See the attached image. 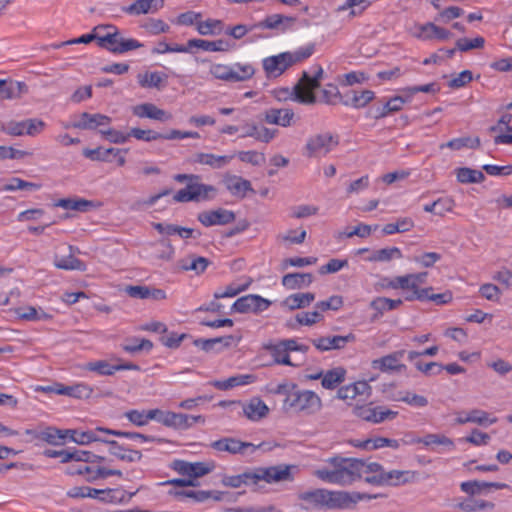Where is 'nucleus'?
I'll return each instance as SVG.
<instances>
[{"mask_svg": "<svg viewBox=\"0 0 512 512\" xmlns=\"http://www.w3.org/2000/svg\"><path fill=\"white\" fill-rule=\"evenodd\" d=\"M236 216L233 211L224 208L216 210L203 211L198 214V221L206 227L214 225H226L235 220Z\"/></svg>", "mask_w": 512, "mask_h": 512, "instance_id": "4468645a", "label": "nucleus"}, {"mask_svg": "<svg viewBox=\"0 0 512 512\" xmlns=\"http://www.w3.org/2000/svg\"><path fill=\"white\" fill-rule=\"evenodd\" d=\"M494 503L485 501V500H477L473 498H468L456 505L458 509L463 512H476L480 510H493Z\"/></svg>", "mask_w": 512, "mask_h": 512, "instance_id": "49530a36", "label": "nucleus"}, {"mask_svg": "<svg viewBox=\"0 0 512 512\" xmlns=\"http://www.w3.org/2000/svg\"><path fill=\"white\" fill-rule=\"evenodd\" d=\"M294 112L289 108H270L264 112V121L268 124L288 127L292 124Z\"/></svg>", "mask_w": 512, "mask_h": 512, "instance_id": "aec40b11", "label": "nucleus"}, {"mask_svg": "<svg viewBox=\"0 0 512 512\" xmlns=\"http://www.w3.org/2000/svg\"><path fill=\"white\" fill-rule=\"evenodd\" d=\"M124 416L134 425L141 427L148 424L150 420H154V409L151 410H129Z\"/></svg>", "mask_w": 512, "mask_h": 512, "instance_id": "a18cd8bd", "label": "nucleus"}, {"mask_svg": "<svg viewBox=\"0 0 512 512\" xmlns=\"http://www.w3.org/2000/svg\"><path fill=\"white\" fill-rule=\"evenodd\" d=\"M218 29L219 32L222 29V21L215 19H208L206 21H198L197 22V31L201 35H212L215 34V30Z\"/></svg>", "mask_w": 512, "mask_h": 512, "instance_id": "69168bd1", "label": "nucleus"}, {"mask_svg": "<svg viewBox=\"0 0 512 512\" xmlns=\"http://www.w3.org/2000/svg\"><path fill=\"white\" fill-rule=\"evenodd\" d=\"M104 35L97 33V45L115 54H123L128 51L136 50L143 46L142 43L132 38H124L122 33L113 25H105Z\"/></svg>", "mask_w": 512, "mask_h": 512, "instance_id": "7ed1b4c3", "label": "nucleus"}, {"mask_svg": "<svg viewBox=\"0 0 512 512\" xmlns=\"http://www.w3.org/2000/svg\"><path fill=\"white\" fill-rule=\"evenodd\" d=\"M169 495L177 498H191L194 502H205L208 500L212 493L209 491L199 490V491H193V490H170Z\"/></svg>", "mask_w": 512, "mask_h": 512, "instance_id": "de8ad7c7", "label": "nucleus"}, {"mask_svg": "<svg viewBox=\"0 0 512 512\" xmlns=\"http://www.w3.org/2000/svg\"><path fill=\"white\" fill-rule=\"evenodd\" d=\"M413 444L422 443L425 446L443 445L453 448V441L443 434H427L424 437H416L410 441Z\"/></svg>", "mask_w": 512, "mask_h": 512, "instance_id": "c03bdc74", "label": "nucleus"}, {"mask_svg": "<svg viewBox=\"0 0 512 512\" xmlns=\"http://www.w3.org/2000/svg\"><path fill=\"white\" fill-rule=\"evenodd\" d=\"M121 150L117 148H102L97 147L95 149L85 148L83 155L92 161H104L110 162V155L118 156Z\"/></svg>", "mask_w": 512, "mask_h": 512, "instance_id": "4c0bfd02", "label": "nucleus"}, {"mask_svg": "<svg viewBox=\"0 0 512 512\" xmlns=\"http://www.w3.org/2000/svg\"><path fill=\"white\" fill-rule=\"evenodd\" d=\"M271 301L260 295L249 294L238 298L232 305L231 310L238 313L258 314L269 308Z\"/></svg>", "mask_w": 512, "mask_h": 512, "instance_id": "6e6552de", "label": "nucleus"}, {"mask_svg": "<svg viewBox=\"0 0 512 512\" xmlns=\"http://www.w3.org/2000/svg\"><path fill=\"white\" fill-rule=\"evenodd\" d=\"M455 422L459 425H463L466 423H475L480 426H485L488 422L490 424L496 423L497 418L489 419V414L487 412L480 409H472L468 413H458Z\"/></svg>", "mask_w": 512, "mask_h": 512, "instance_id": "b1692460", "label": "nucleus"}, {"mask_svg": "<svg viewBox=\"0 0 512 512\" xmlns=\"http://www.w3.org/2000/svg\"><path fill=\"white\" fill-rule=\"evenodd\" d=\"M264 443L255 445L250 442H244L233 437H224L211 443V448L218 452H227L232 455H251L257 449L261 448Z\"/></svg>", "mask_w": 512, "mask_h": 512, "instance_id": "0eeeda50", "label": "nucleus"}, {"mask_svg": "<svg viewBox=\"0 0 512 512\" xmlns=\"http://www.w3.org/2000/svg\"><path fill=\"white\" fill-rule=\"evenodd\" d=\"M255 380V376L251 374L236 375L229 377L226 380H215L211 382V385L219 390H229L236 386H242L252 383Z\"/></svg>", "mask_w": 512, "mask_h": 512, "instance_id": "72a5a7b5", "label": "nucleus"}, {"mask_svg": "<svg viewBox=\"0 0 512 512\" xmlns=\"http://www.w3.org/2000/svg\"><path fill=\"white\" fill-rule=\"evenodd\" d=\"M347 470L353 472L352 477L358 480L362 477L364 461L355 458H339Z\"/></svg>", "mask_w": 512, "mask_h": 512, "instance_id": "0e129e2a", "label": "nucleus"}, {"mask_svg": "<svg viewBox=\"0 0 512 512\" xmlns=\"http://www.w3.org/2000/svg\"><path fill=\"white\" fill-rule=\"evenodd\" d=\"M133 114L140 118H149L161 122L169 121L172 116L152 103H144L133 107Z\"/></svg>", "mask_w": 512, "mask_h": 512, "instance_id": "412c9836", "label": "nucleus"}, {"mask_svg": "<svg viewBox=\"0 0 512 512\" xmlns=\"http://www.w3.org/2000/svg\"><path fill=\"white\" fill-rule=\"evenodd\" d=\"M393 258L400 259L402 258V252L397 247H388L376 250L369 258V261L372 262H388Z\"/></svg>", "mask_w": 512, "mask_h": 512, "instance_id": "3c124183", "label": "nucleus"}, {"mask_svg": "<svg viewBox=\"0 0 512 512\" xmlns=\"http://www.w3.org/2000/svg\"><path fill=\"white\" fill-rule=\"evenodd\" d=\"M209 264L210 261L207 258L194 254L179 261V266L182 270L194 271L197 275L202 274Z\"/></svg>", "mask_w": 512, "mask_h": 512, "instance_id": "473e14b6", "label": "nucleus"}, {"mask_svg": "<svg viewBox=\"0 0 512 512\" xmlns=\"http://www.w3.org/2000/svg\"><path fill=\"white\" fill-rule=\"evenodd\" d=\"M110 122L111 118L106 115L83 112L79 115L78 120L71 124V127L82 130H94L100 126L109 125Z\"/></svg>", "mask_w": 512, "mask_h": 512, "instance_id": "f3484780", "label": "nucleus"}, {"mask_svg": "<svg viewBox=\"0 0 512 512\" xmlns=\"http://www.w3.org/2000/svg\"><path fill=\"white\" fill-rule=\"evenodd\" d=\"M109 431L108 428L104 427H96L93 430L87 431H78L75 429H67L65 430V434L69 437L73 442L79 445H87L92 442H102L104 443L106 437H100V433H107Z\"/></svg>", "mask_w": 512, "mask_h": 512, "instance_id": "dca6fc26", "label": "nucleus"}, {"mask_svg": "<svg viewBox=\"0 0 512 512\" xmlns=\"http://www.w3.org/2000/svg\"><path fill=\"white\" fill-rule=\"evenodd\" d=\"M343 306V298L339 295H333L329 299L319 301L316 303L315 308L321 313L327 310L337 311Z\"/></svg>", "mask_w": 512, "mask_h": 512, "instance_id": "774afa93", "label": "nucleus"}, {"mask_svg": "<svg viewBox=\"0 0 512 512\" xmlns=\"http://www.w3.org/2000/svg\"><path fill=\"white\" fill-rule=\"evenodd\" d=\"M315 300V294L311 292L295 293L286 297L281 306L290 311L308 307Z\"/></svg>", "mask_w": 512, "mask_h": 512, "instance_id": "bb28decb", "label": "nucleus"}, {"mask_svg": "<svg viewBox=\"0 0 512 512\" xmlns=\"http://www.w3.org/2000/svg\"><path fill=\"white\" fill-rule=\"evenodd\" d=\"M385 486H400L418 479V472L410 470L384 471Z\"/></svg>", "mask_w": 512, "mask_h": 512, "instance_id": "4be33fe9", "label": "nucleus"}, {"mask_svg": "<svg viewBox=\"0 0 512 512\" xmlns=\"http://www.w3.org/2000/svg\"><path fill=\"white\" fill-rule=\"evenodd\" d=\"M163 6V0H136L128 7H123V11L129 15L148 14L156 12Z\"/></svg>", "mask_w": 512, "mask_h": 512, "instance_id": "a878e982", "label": "nucleus"}, {"mask_svg": "<svg viewBox=\"0 0 512 512\" xmlns=\"http://www.w3.org/2000/svg\"><path fill=\"white\" fill-rule=\"evenodd\" d=\"M419 32L415 33L414 36L422 40L439 39L446 40L452 36L451 32L447 29L439 27L434 23L428 22L418 27Z\"/></svg>", "mask_w": 512, "mask_h": 512, "instance_id": "393cba45", "label": "nucleus"}, {"mask_svg": "<svg viewBox=\"0 0 512 512\" xmlns=\"http://www.w3.org/2000/svg\"><path fill=\"white\" fill-rule=\"evenodd\" d=\"M402 299H390L386 297H377L371 301L370 307L376 311V313L371 317V321L378 320L385 311H390L398 308L402 305Z\"/></svg>", "mask_w": 512, "mask_h": 512, "instance_id": "c756f323", "label": "nucleus"}, {"mask_svg": "<svg viewBox=\"0 0 512 512\" xmlns=\"http://www.w3.org/2000/svg\"><path fill=\"white\" fill-rule=\"evenodd\" d=\"M405 354V350L395 351L389 355L372 361L371 365L373 369H378L382 372L388 371H401L405 368L404 364L400 363V360Z\"/></svg>", "mask_w": 512, "mask_h": 512, "instance_id": "a211bd4d", "label": "nucleus"}, {"mask_svg": "<svg viewBox=\"0 0 512 512\" xmlns=\"http://www.w3.org/2000/svg\"><path fill=\"white\" fill-rule=\"evenodd\" d=\"M485 44V40L483 37H476L474 39L468 38H460L456 41V47L461 52H467L472 49H480L483 48Z\"/></svg>", "mask_w": 512, "mask_h": 512, "instance_id": "e2e57ef3", "label": "nucleus"}, {"mask_svg": "<svg viewBox=\"0 0 512 512\" xmlns=\"http://www.w3.org/2000/svg\"><path fill=\"white\" fill-rule=\"evenodd\" d=\"M274 96L279 101H286L291 99L305 105H312L317 101L315 93H305L303 90V83H299V81L292 90L289 88H281L275 90Z\"/></svg>", "mask_w": 512, "mask_h": 512, "instance_id": "9b49d317", "label": "nucleus"}, {"mask_svg": "<svg viewBox=\"0 0 512 512\" xmlns=\"http://www.w3.org/2000/svg\"><path fill=\"white\" fill-rule=\"evenodd\" d=\"M338 143V137L329 132L315 134L307 140L303 154L308 158H321L331 152Z\"/></svg>", "mask_w": 512, "mask_h": 512, "instance_id": "39448f33", "label": "nucleus"}, {"mask_svg": "<svg viewBox=\"0 0 512 512\" xmlns=\"http://www.w3.org/2000/svg\"><path fill=\"white\" fill-rule=\"evenodd\" d=\"M331 462L335 467L336 477L339 479L336 484L346 486L355 482L352 477L353 472L347 470L339 458H333Z\"/></svg>", "mask_w": 512, "mask_h": 512, "instance_id": "5fc2aeb1", "label": "nucleus"}, {"mask_svg": "<svg viewBox=\"0 0 512 512\" xmlns=\"http://www.w3.org/2000/svg\"><path fill=\"white\" fill-rule=\"evenodd\" d=\"M123 350L135 354L140 351H150L153 343L148 339L131 338L122 346Z\"/></svg>", "mask_w": 512, "mask_h": 512, "instance_id": "603ef678", "label": "nucleus"}, {"mask_svg": "<svg viewBox=\"0 0 512 512\" xmlns=\"http://www.w3.org/2000/svg\"><path fill=\"white\" fill-rule=\"evenodd\" d=\"M346 495L342 491H330L327 489H313L298 494V498L304 502L301 509H345Z\"/></svg>", "mask_w": 512, "mask_h": 512, "instance_id": "f03ea898", "label": "nucleus"}, {"mask_svg": "<svg viewBox=\"0 0 512 512\" xmlns=\"http://www.w3.org/2000/svg\"><path fill=\"white\" fill-rule=\"evenodd\" d=\"M69 254L67 256H55L54 259V265L58 269L63 270H77V271H85L86 270V264L79 260L78 258L74 257V248L73 246H68Z\"/></svg>", "mask_w": 512, "mask_h": 512, "instance_id": "cd10ccee", "label": "nucleus"}, {"mask_svg": "<svg viewBox=\"0 0 512 512\" xmlns=\"http://www.w3.org/2000/svg\"><path fill=\"white\" fill-rule=\"evenodd\" d=\"M223 183L226 189L236 197L244 198L247 192H254L250 181L240 176L226 174Z\"/></svg>", "mask_w": 512, "mask_h": 512, "instance_id": "6ab92c4d", "label": "nucleus"}, {"mask_svg": "<svg viewBox=\"0 0 512 512\" xmlns=\"http://www.w3.org/2000/svg\"><path fill=\"white\" fill-rule=\"evenodd\" d=\"M314 280L311 273H288L282 277V285L288 289L308 287Z\"/></svg>", "mask_w": 512, "mask_h": 512, "instance_id": "c85d7f7f", "label": "nucleus"}, {"mask_svg": "<svg viewBox=\"0 0 512 512\" xmlns=\"http://www.w3.org/2000/svg\"><path fill=\"white\" fill-rule=\"evenodd\" d=\"M361 446L366 449H379L382 447H391L393 449H398L399 442L396 439L377 437L374 439H368L364 441Z\"/></svg>", "mask_w": 512, "mask_h": 512, "instance_id": "052dcab7", "label": "nucleus"}, {"mask_svg": "<svg viewBox=\"0 0 512 512\" xmlns=\"http://www.w3.org/2000/svg\"><path fill=\"white\" fill-rule=\"evenodd\" d=\"M314 74L310 76L306 71L302 73L299 83H303V90L305 93H314L320 87V80L323 76V68L320 65H315Z\"/></svg>", "mask_w": 512, "mask_h": 512, "instance_id": "f704fd0d", "label": "nucleus"}, {"mask_svg": "<svg viewBox=\"0 0 512 512\" xmlns=\"http://www.w3.org/2000/svg\"><path fill=\"white\" fill-rule=\"evenodd\" d=\"M263 69L268 78H276L282 75L289 67L293 66L290 52H283L278 55L263 59Z\"/></svg>", "mask_w": 512, "mask_h": 512, "instance_id": "9d476101", "label": "nucleus"}, {"mask_svg": "<svg viewBox=\"0 0 512 512\" xmlns=\"http://www.w3.org/2000/svg\"><path fill=\"white\" fill-rule=\"evenodd\" d=\"M82 368L102 376H111L116 372L115 365L110 364L106 360L88 362Z\"/></svg>", "mask_w": 512, "mask_h": 512, "instance_id": "09e8293b", "label": "nucleus"}, {"mask_svg": "<svg viewBox=\"0 0 512 512\" xmlns=\"http://www.w3.org/2000/svg\"><path fill=\"white\" fill-rule=\"evenodd\" d=\"M163 77L158 72H151L138 75V82L142 87L160 88Z\"/></svg>", "mask_w": 512, "mask_h": 512, "instance_id": "680f3d73", "label": "nucleus"}, {"mask_svg": "<svg viewBox=\"0 0 512 512\" xmlns=\"http://www.w3.org/2000/svg\"><path fill=\"white\" fill-rule=\"evenodd\" d=\"M188 46L201 48L205 51L211 52H223L228 51L231 48L229 41L225 39H218L215 41H208L203 39H190L188 41Z\"/></svg>", "mask_w": 512, "mask_h": 512, "instance_id": "2f4dec72", "label": "nucleus"}, {"mask_svg": "<svg viewBox=\"0 0 512 512\" xmlns=\"http://www.w3.org/2000/svg\"><path fill=\"white\" fill-rule=\"evenodd\" d=\"M454 206V200L452 198L445 197L439 198L433 203L425 205L423 209L425 212L433 213L438 216H444L446 212L452 211Z\"/></svg>", "mask_w": 512, "mask_h": 512, "instance_id": "ea45409f", "label": "nucleus"}, {"mask_svg": "<svg viewBox=\"0 0 512 512\" xmlns=\"http://www.w3.org/2000/svg\"><path fill=\"white\" fill-rule=\"evenodd\" d=\"M323 319L322 313L315 308L312 312H302L296 315V321L300 325L312 326Z\"/></svg>", "mask_w": 512, "mask_h": 512, "instance_id": "338daca9", "label": "nucleus"}, {"mask_svg": "<svg viewBox=\"0 0 512 512\" xmlns=\"http://www.w3.org/2000/svg\"><path fill=\"white\" fill-rule=\"evenodd\" d=\"M231 403L240 405L243 414L251 421H259L269 412V408L259 397H253L248 402L231 401Z\"/></svg>", "mask_w": 512, "mask_h": 512, "instance_id": "2eb2a0df", "label": "nucleus"}, {"mask_svg": "<svg viewBox=\"0 0 512 512\" xmlns=\"http://www.w3.org/2000/svg\"><path fill=\"white\" fill-rule=\"evenodd\" d=\"M27 92V86L23 82H9L0 80V97L3 99L19 98Z\"/></svg>", "mask_w": 512, "mask_h": 512, "instance_id": "c9c22d12", "label": "nucleus"}, {"mask_svg": "<svg viewBox=\"0 0 512 512\" xmlns=\"http://www.w3.org/2000/svg\"><path fill=\"white\" fill-rule=\"evenodd\" d=\"M251 283H252L251 278H249L246 281V283L241 284V285H236V284L232 283V284L228 285L224 290L219 289V290L215 291L213 294V297H214V299L234 297V296L238 295L239 293L248 289V287L250 286Z\"/></svg>", "mask_w": 512, "mask_h": 512, "instance_id": "6e6d98bb", "label": "nucleus"}, {"mask_svg": "<svg viewBox=\"0 0 512 512\" xmlns=\"http://www.w3.org/2000/svg\"><path fill=\"white\" fill-rule=\"evenodd\" d=\"M104 444L108 446L109 454L116 457L120 461L134 463L142 459L141 451L134 450L118 441L110 440L106 437Z\"/></svg>", "mask_w": 512, "mask_h": 512, "instance_id": "ddd939ff", "label": "nucleus"}, {"mask_svg": "<svg viewBox=\"0 0 512 512\" xmlns=\"http://www.w3.org/2000/svg\"><path fill=\"white\" fill-rule=\"evenodd\" d=\"M294 466L279 464L270 467L249 469L238 475L224 476L221 483L226 487L239 488L241 485H257L260 481L278 483L292 481L291 469Z\"/></svg>", "mask_w": 512, "mask_h": 512, "instance_id": "f257e3e1", "label": "nucleus"}, {"mask_svg": "<svg viewBox=\"0 0 512 512\" xmlns=\"http://www.w3.org/2000/svg\"><path fill=\"white\" fill-rule=\"evenodd\" d=\"M265 348L270 351L275 363L293 366L289 354L282 351L284 346H282L280 342L277 344H268Z\"/></svg>", "mask_w": 512, "mask_h": 512, "instance_id": "13d9d810", "label": "nucleus"}, {"mask_svg": "<svg viewBox=\"0 0 512 512\" xmlns=\"http://www.w3.org/2000/svg\"><path fill=\"white\" fill-rule=\"evenodd\" d=\"M54 206L67 210L85 212L88 208L93 206V203L92 201L81 198H63L55 202Z\"/></svg>", "mask_w": 512, "mask_h": 512, "instance_id": "a19ab883", "label": "nucleus"}, {"mask_svg": "<svg viewBox=\"0 0 512 512\" xmlns=\"http://www.w3.org/2000/svg\"><path fill=\"white\" fill-rule=\"evenodd\" d=\"M233 157L234 155L218 156L210 153H196L194 155L193 161L202 165H208L213 169H220L228 164L233 159Z\"/></svg>", "mask_w": 512, "mask_h": 512, "instance_id": "7c9ffc66", "label": "nucleus"}, {"mask_svg": "<svg viewBox=\"0 0 512 512\" xmlns=\"http://www.w3.org/2000/svg\"><path fill=\"white\" fill-rule=\"evenodd\" d=\"M189 189L192 190L193 201L200 202L214 198L217 189L212 185L202 184L199 181L189 183Z\"/></svg>", "mask_w": 512, "mask_h": 512, "instance_id": "e433bc0d", "label": "nucleus"}, {"mask_svg": "<svg viewBox=\"0 0 512 512\" xmlns=\"http://www.w3.org/2000/svg\"><path fill=\"white\" fill-rule=\"evenodd\" d=\"M458 182L463 184L481 183L485 180V175L480 170H474L468 167L456 169Z\"/></svg>", "mask_w": 512, "mask_h": 512, "instance_id": "79ce46f5", "label": "nucleus"}, {"mask_svg": "<svg viewBox=\"0 0 512 512\" xmlns=\"http://www.w3.org/2000/svg\"><path fill=\"white\" fill-rule=\"evenodd\" d=\"M296 21L295 17L292 16H284L281 14H272L267 16L263 21L254 25V27L261 29H278L281 31H285L289 27H291Z\"/></svg>", "mask_w": 512, "mask_h": 512, "instance_id": "5701e85b", "label": "nucleus"}, {"mask_svg": "<svg viewBox=\"0 0 512 512\" xmlns=\"http://www.w3.org/2000/svg\"><path fill=\"white\" fill-rule=\"evenodd\" d=\"M135 493H127L125 490L116 489H95L89 486H76L67 492L70 498H93L105 503H122L129 501Z\"/></svg>", "mask_w": 512, "mask_h": 512, "instance_id": "20e7f679", "label": "nucleus"}, {"mask_svg": "<svg viewBox=\"0 0 512 512\" xmlns=\"http://www.w3.org/2000/svg\"><path fill=\"white\" fill-rule=\"evenodd\" d=\"M355 340L356 336L353 333H349L345 336L334 335L319 337L317 339H312L311 342L317 350L326 352L344 349L348 343L355 342Z\"/></svg>", "mask_w": 512, "mask_h": 512, "instance_id": "f8f14e48", "label": "nucleus"}, {"mask_svg": "<svg viewBox=\"0 0 512 512\" xmlns=\"http://www.w3.org/2000/svg\"><path fill=\"white\" fill-rule=\"evenodd\" d=\"M171 468L183 476H188V479L200 478L215 468L213 462H187L184 460L173 461Z\"/></svg>", "mask_w": 512, "mask_h": 512, "instance_id": "1a4fd4ad", "label": "nucleus"}, {"mask_svg": "<svg viewBox=\"0 0 512 512\" xmlns=\"http://www.w3.org/2000/svg\"><path fill=\"white\" fill-rule=\"evenodd\" d=\"M41 185L33 182L24 181L21 178L14 177L8 184L1 187V191H15V190H38Z\"/></svg>", "mask_w": 512, "mask_h": 512, "instance_id": "bf43d9fd", "label": "nucleus"}, {"mask_svg": "<svg viewBox=\"0 0 512 512\" xmlns=\"http://www.w3.org/2000/svg\"><path fill=\"white\" fill-rule=\"evenodd\" d=\"M284 406L296 411L312 414L321 408L322 402L315 392L298 389L296 393L284 399Z\"/></svg>", "mask_w": 512, "mask_h": 512, "instance_id": "423d86ee", "label": "nucleus"}, {"mask_svg": "<svg viewBox=\"0 0 512 512\" xmlns=\"http://www.w3.org/2000/svg\"><path fill=\"white\" fill-rule=\"evenodd\" d=\"M210 73H211V75H213L214 78L222 80V81H226V82H232L233 80L243 79V77H238L234 73L233 66H229L226 64H220V63L213 64L210 67Z\"/></svg>", "mask_w": 512, "mask_h": 512, "instance_id": "37998d69", "label": "nucleus"}, {"mask_svg": "<svg viewBox=\"0 0 512 512\" xmlns=\"http://www.w3.org/2000/svg\"><path fill=\"white\" fill-rule=\"evenodd\" d=\"M480 146V139L474 138L471 139L469 137H463V138H454L447 143L441 144L440 148L443 149L445 147L453 149V150H460L463 147H470V148H478Z\"/></svg>", "mask_w": 512, "mask_h": 512, "instance_id": "4d7b16f0", "label": "nucleus"}, {"mask_svg": "<svg viewBox=\"0 0 512 512\" xmlns=\"http://www.w3.org/2000/svg\"><path fill=\"white\" fill-rule=\"evenodd\" d=\"M59 392L74 398L87 399L91 397L93 388L87 384L80 383L73 386H64L63 390H59Z\"/></svg>", "mask_w": 512, "mask_h": 512, "instance_id": "8fccbe9b", "label": "nucleus"}, {"mask_svg": "<svg viewBox=\"0 0 512 512\" xmlns=\"http://www.w3.org/2000/svg\"><path fill=\"white\" fill-rule=\"evenodd\" d=\"M345 375L343 367H336L323 375L321 384L326 389H334L345 380Z\"/></svg>", "mask_w": 512, "mask_h": 512, "instance_id": "58836bf2", "label": "nucleus"}, {"mask_svg": "<svg viewBox=\"0 0 512 512\" xmlns=\"http://www.w3.org/2000/svg\"><path fill=\"white\" fill-rule=\"evenodd\" d=\"M67 437L65 430L57 429L55 427H46L41 430L40 440L47 442L51 445H58L60 441Z\"/></svg>", "mask_w": 512, "mask_h": 512, "instance_id": "864d4df0", "label": "nucleus"}]
</instances>
